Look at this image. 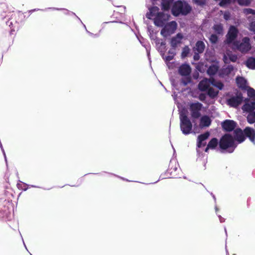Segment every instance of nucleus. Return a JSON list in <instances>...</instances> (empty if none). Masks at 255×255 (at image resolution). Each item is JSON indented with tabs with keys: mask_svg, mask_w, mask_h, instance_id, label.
I'll return each instance as SVG.
<instances>
[{
	"mask_svg": "<svg viewBox=\"0 0 255 255\" xmlns=\"http://www.w3.org/2000/svg\"><path fill=\"white\" fill-rule=\"evenodd\" d=\"M192 10V7L185 1L177 0L175 1L171 8L172 14L175 16L180 15H187Z\"/></svg>",
	"mask_w": 255,
	"mask_h": 255,
	"instance_id": "1",
	"label": "nucleus"
},
{
	"mask_svg": "<svg viewBox=\"0 0 255 255\" xmlns=\"http://www.w3.org/2000/svg\"><path fill=\"white\" fill-rule=\"evenodd\" d=\"M219 147L222 150H227L232 153L236 148L237 144L233 136L230 133H226L220 139Z\"/></svg>",
	"mask_w": 255,
	"mask_h": 255,
	"instance_id": "2",
	"label": "nucleus"
},
{
	"mask_svg": "<svg viewBox=\"0 0 255 255\" xmlns=\"http://www.w3.org/2000/svg\"><path fill=\"white\" fill-rule=\"evenodd\" d=\"M250 41V38L248 37H245L242 39L241 42L239 41H235L233 42V45L242 53H246L251 49Z\"/></svg>",
	"mask_w": 255,
	"mask_h": 255,
	"instance_id": "3",
	"label": "nucleus"
},
{
	"mask_svg": "<svg viewBox=\"0 0 255 255\" xmlns=\"http://www.w3.org/2000/svg\"><path fill=\"white\" fill-rule=\"evenodd\" d=\"M180 128L184 134H189L192 129V124L185 114H182L180 116Z\"/></svg>",
	"mask_w": 255,
	"mask_h": 255,
	"instance_id": "4",
	"label": "nucleus"
},
{
	"mask_svg": "<svg viewBox=\"0 0 255 255\" xmlns=\"http://www.w3.org/2000/svg\"><path fill=\"white\" fill-rule=\"evenodd\" d=\"M242 92L237 91L235 96L232 95L227 100V104L230 107L238 108L243 102Z\"/></svg>",
	"mask_w": 255,
	"mask_h": 255,
	"instance_id": "5",
	"label": "nucleus"
},
{
	"mask_svg": "<svg viewBox=\"0 0 255 255\" xmlns=\"http://www.w3.org/2000/svg\"><path fill=\"white\" fill-rule=\"evenodd\" d=\"M203 105L199 102L191 103L189 105V111L192 119H198L201 116Z\"/></svg>",
	"mask_w": 255,
	"mask_h": 255,
	"instance_id": "6",
	"label": "nucleus"
},
{
	"mask_svg": "<svg viewBox=\"0 0 255 255\" xmlns=\"http://www.w3.org/2000/svg\"><path fill=\"white\" fill-rule=\"evenodd\" d=\"M169 15L165 14L163 12L157 13L154 18V23L158 27H163L168 20Z\"/></svg>",
	"mask_w": 255,
	"mask_h": 255,
	"instance_id": "7",
	"label": "nucleus"
},
{
	"mask_svg": "<svg viewBox=\"0 0 255 255\" xmlns=\"http://www.w3.org/2000/svg\"><path fill=\"white\" fill-rule=\"evenodd\" d=\"M239 30L235 26L231 25L226 35V42L228 44L232 43L237 38Z\"/></svg>",
	"mask_w": 255,
	"mask_h": 255,
	"instance_id": "8",
	"label": "nucleus"
},
{
	"mask_svg": "<svg viewBox=\"0 0 255 255\" xmlns=\"http://www.w3.org/2000/svg\"><path fill=\"white\" fill-rule=\"evenodd\" d=\"M237 126V123L233 120H226L222 123L223 129L227 132L232 131L235 130Z\"/></svg>",
	"mask_w": 255,
	"mask_h": 255,
	"instance_id": "9",
	"label": "nucleus"
},
{
	"mask_svg": "<svg viewBox=\"0 0 255 255\" xmlns=\"http://www.w3.org/2000/svg\"><path fill=\"white\" fill-rule=\"evenodd\" d=\"M245 102V103L242 108L244 112L247 113L252 112L255 110V101H252L249 99H246Z\"/></svg>",
	"mask_w": 255,
	"mask_h": 255,
	"instance_id": "10",
	"label": "nucleus"
},
{
	"mask_svg": "<svg viewBox=\"0 0 255 255\" xmlns=\"http://www.w3.org/2000/svg\"><path fill=\"white\" fill-rule=\"evenodd\" d=\"M234 141L236 140L239 143H242L246 139L244 130L243 131L241 128H237L234 130Z\"/></svg>",
	"mask_w": 255,
	"mask_h": 255,
	"instance_id": "11",
	"label": "nucleus"
},
{
	"mask_svg": "<svg viewBox=\"0 0 255 255\" xmlns=\"http://www.w3.org/2000/svg\"><path fill=\"white\" fill-rule=\"evenodd\" d=\"M191 72V68L190 65L187 64H183L179 67L178 73L182 76H189Z\"/></svg>",
	"mask_w": 255,
	"mask_h": 255,
	"instance_id": "12",
	"label": "nucleus"
},
{
	"mask_svg": "<svg viewBox=\"0 0 255 255\" xmlns=\"http://www.w3.org/2000/svg\"><path fill=\"white\" fill-rule=\"evenodd\" d=\"M183 35L181 33H179L175 36L173 37L170 41V44L172 48L174 49L177 47V45L181 43Z\"/></svg>",
	"mask_w": 255,
	"mask_h": 255,
	"instance_id": "13",
	"label": "nucleus"
},
{
	"mask_svg": "<svg viewBox=\"0 0 255 255\" xmlns=\"http://www.w3.org/2000/svg\"><path fill=\"white\" fill-rule=\"evenodd\" d=\"M244 133L245 137L249 138L250 140L253 142L255 141V130L250 127H246L244 129Z\"/></svg>",
	"mask_w": 255,
	"mask_h": 255,
	"instance_id": "14",
	"label": "nucleus"
},
{
	"mask_svg": "<svg viewBox=\"0 0 255 255\" xmlns=\"http://www.w3.org/2000/svg\"><path fill=\"white\" fill-rule=\"evenodd\" d=\"M210 134L209 132H206L203 134H200L198 136V142L197 146L199 147L204 146L206 145V142L203 143V142L207 139L209 136Z\"/></svg>",
	"mask_w": 255,
	"mask_h": 255,
	"instance_id": "15",
	"label": "nucleus"
},
{
	"mask_svg": "<svg viewBox=\"0 0 255 255\" xmlns=\"http://www.w3.org/2000/svg\"><path fill=\"white\" fill-rule=\"evenodd\" d=\"M205 48V44L203 41L198 40L196 42L195 46L193 47V50L194 52H197L198 53H202Z\"/></svg>",
	"mask_w": 255,
	"mask_h": 255,
	"instance_id": "16",
	"label": "nucleus"
},
{
	"mask_svg": "<svg viewBox=\"0 0 255 255\" xmlns=\"http://www.w3.org/2000/svg\"><path fill=\"white\" fill-rule=\"evenodd\" d=\"M209 87L210 85L207 78H205L201 80L198 84V89L202 92L206 91Z\"/></svg>",
	"mask_w": 255,
	"mask_h": 255,
	"instance_id": "17",
	"label": "nucleus"
},
{
	"mask_svg": "<svg viewBox=\"0 0 255 255\" xmlns=\"http://www.w3.org/2000/svg\"><path fill=\"white\" fill-rule=\"evenodd\" d=\"M218 144L219 145V141L217 138H213L208 142L207 146L205 150V152H208L209 149H215L217 146Z\"/></svg>",
	"mask_w": 255,
	"mask_h": 255,
	"instance_id": "18",
	"label": "nucleus"
},
{
	"mask_svg": "<svg viewBox=\"0 0 255 255\" xmlns=\"http://www.w3.org/2000/svg\"><path fill=\"white\" fill-rule=\"evenodd\" d=\"M211 124V120L208 116H203L200 119V126L201 127H208Z\"/></svg>",
	"mask_w": 255,
	"mask_h": 255,
	"instance_id": "19",
	"label": "nucleus"
},
{
	"mask_svg": "<svg viewBox=\"0 0 255 255\" xmlns=\"http://www.w3.org/2000/svg\"><path fill=\"white\" fill-rule=\"evenodd\" d=\"M159 8L156 6H152L149 9V11L147 12L146 16L148 19H151L152 17L155 16L157 14V13L159 12L158 11Z\"/></svg>",
	"mask_w": 255,
	"mask_h": 255,
	"instance_id": "20",
	"label": "nucleus"
},
{
	"mask_svg": "<svg viewBox=\"0 0 255 255\" xmlns=\"http://www.w3.org/2000/svg\"><path fill=\"white\" fill-rule=\"evenodd\" d=\"M173 0H161V8L163 10H168Z\"/></svg>",
	"mask_w": 255,
	"mask_h": 255,
	"instance_id": "21",
	"label": "nucleus"
},
{
	"mask_svg": "<svg viewBox=\"0 0 255 255\" xmlns=\"http://www.w3.org/2000/svg\"><path fill=\"white\" fill-rule=\"evenodd\" d=\"M236 80L238 87L242 89L245 88L246 86V81L244 78L242 77H237Z\"/></svg>",
	"mask_w": 255,
	"mask_h": 255,
	"instance_id": "22",
	"label": "nucleus"
},
{
	"mask_svg": "<svg viewBox=\"0 0 255 255\" xmlns=\"http://www.w3.org/2000/svg\"><path fill=\"white\" fill-rule=\"evenodd\" d=\"M246 66L251 69H255V58L250 57L246 61Z\"/></svg>",
	"mask_w": 255,
	"mask_h": 255,
	"instance_id": "23",
	"label": "nucleus"
},
{
	"mask_svg": "<svg viewBox=\"0 0 255 255\" xmlns=\"http://www.w3.org/2000/svg\"><path fill=\"white\" fill-rule=\"evenodd\" d=\"M179 164L177 160H170L169 165H168V170L172 172L173 171H176L178 167Z\"/></svg>",
	"mask_w": 255,
	"mask_h": 255,
	"instance_id": "24",
	"label": "nucleus"
},
{
	"mask_svg": "<svg viewBox=\"0 0 255 255\" xmlns=\"http://www.w3.org/2000/svg\"><path fill=\"white\" fill-rule=\"evenodd\" d=\"M213 29L218 34H222L223 33V25L221 23L214 24Z\"/></svg>",
	"mask_w": 255,
	"mask_h": 255,
	"instance_id": "25",
	"label": "nucleus"
},
{
	"mask_svg": "<svg viewBox=\"0 0 255 255\" xmlns=\"http://www.w3.org/2000/svg\"><path fill=\"white\" fill-rule=\"evenodd\" d=\"M218 70V67L215 65H211L207 70V73L210 76H213Z\"/></svg>",
	"mask_w": 255,
	"mask_h": 255,
	"instance_id": "26",
	"label": "nucleus"
},
{
	"mask_svg": "<svg viewBox=\"0 0 255 255\" xmlns=\"http://www.w3.org/2000/svg\"><path fill=\"white\" fill-rule=\"evenodd\" d=\"M207 91L208 95L212 99H214L216 97L219 93V91H216L212 87H209Z\"/></svg>",
	"mask_w": 255,
	"mask_h": 255,
	"instance_id": "27",
	"label": "nucleus"
},
{
	"mask_svg": "<svg viewBox=\"0 0 255 255\" xmlns=\"http://www.w3.org/2000/svg\"><path fill=\"white\" fill-rule=\"evenodd\" d=\"M247 119V121L250 124H253L255 123V112H249Z\"/></svg>",
	"mask_w": 255,
	"mask_h": 255,
	"instance_id": "28",
	"label": "nucleus"
},
{
	"mask_svg": "<svg viewBox=\"0 0 255 255\" xmlns=\"http://www.w3.org/2000/svg\"><path fill=\"white\" fill-rule=\"evenodd\" d=\"M247 94L249 99L255 101V90L252 88H249L247 90Z\"/></svg>",
	"mask_w": 255,
	"mask_h": 255,
	"instance_id": "29",
	"label": "nucleus"
},
{
	"mask_svg": "<svg viewBox=\"0 0 255 255\" xmlns=\"http://www.w3.org/2000/svg\"><path fill=\"white\" fill-rule=\"evenodd\" d=\"M174 50L175 49H170L168 51V55L167 56L165 57L166 61H170L171 60L173 59L174 57V56L176 54V53H175Z\"/></svg>",
	"mask_w": 255,
	"mask_h": 255,
	"instance_id": "30",
	"label": "nucleus"
},
{
	"mask_svg": "<svg viewBox=\"0 0 255 255\" xmlns=\"http://www.w3.org/2000/svg\"><path fill=\"white\" fill-rule=\"evenodd\" d=\"M190 52V48L188 46H185L182 49V51L181 53V57L182 58H185L187 56L188 54Z\"/></svg>",
	"mask_w": 255,
	"mask_h": 255,
	"instance_id": "31",
	"label": "nucleus"
},
{
	"mask_svg": "<svg viewBox=\"0 0 255 255\" xmlns=\"http://www.w3.org/2000/svg\"><path fill=\"white\" fill-rule=\"evenodd\" d=\"M240 5L248 6L251 3L252 0H236Z\"/></svg>",
	"mask_w": 255,
	"mask_h": 255,
	"instance_id": "32",
	"label": "nucleus"
},
{
	"mask_svg": "<svg viewBox=\"0 0 255 255\" xmlns=\"http://www.w3.org/2000/svg\"><path fill=\"white\" fill-rule=\"evenodd\" d=\"M193 1L196 4L203 6L206 4V0H193Z\"/></svg>",
	"mask_w": 255,
	"mask_h": 255,
	"instance_id": "33",
	"label": "nucleus"
},
{
	"mask_svg": "<svg viewBox=\"0 0 255 255\" xmlns=\"http://www.w3.org/2000/svg\"><path fill=\"white\" fill-rule=\"evenodd\" d=\"M209 40L212 43L215 44L218 41V37L216 34H212L211 35Z\"/></svg>",
	"mask_w": 255,
	"mask_h": 255,
	"instance_id": "34",
	"label": "nucleus"
},
{
	"mask_svg": "<svg viewBox=\"0 0 255 255\" xmlns=\"http://www.w3.org/2000/svg\"><path fill=\"white\" fill-rule=\"evenodd\" d=\"M244 12L246 14H252L253 15L255 14V10L253 9L250 8H245L244 9Z\"/></svg>",
	"mask_w": 255,
	"mask_h": 255,
	"instance_id": "35",
	"label": "nucleus"
},
{
	"mask_svg": "<svg viewBox=\"0 0 255 255\" xmlns=\"http://www.w3.org/2000/svg\"><path fill=\"white\" fill-rule=\"evenodd\" d=\"M249 29L254 33L255 34V20L250 22Z\"/></svg>",
	"mask_w": 255,
	"mask_h": 255,
	"instance_id": "36",
	"label": "nucleus"
},
{
	"mask_svg": "<svg viewBox=\"0 0 255 255\" xmlns=\"http://www.w3.org/2000/svg\"><path fill=\"white\" fill-rule=\"evenodd\" d=\"M191 81V79L190 77H186L185 78H182L181 80V82L184 86H186L188 83H190Z\"/></svg>",
	"mask_w": 255,
	"mask_h": 255,
	"instance_id": "37",
	"label": "nucleus"
},
{
	"mask_svg": "<svg viewBox=\"0 0 255 255\" xmlns=\"http://www.w3.org/2000/svg\"><path fill=\"white\" fill-rule=\"evenodd\" d=\"M232 0H221L219 3V5L221 6H225L227 4H230Z\"/></svg>",
	"mask_w": 255,
	"mask_h": 255,
	"instance_id": "38",
	"label": "nucleus"
},
{
	"mask_svg": "<svg viewBox=\"0 0 255 255\" xmlns=\"http://www.w3.org/2000/svg\"><path fill=\"white\" fill-rule=\"evenodd\" d=\"M224 84L221 81H217L216 84L215 85V87L221 90L224 88Z\"/></svg>",
	"mask_w": 255,
	"mask_h": 255,
	"instance_id": "39",
	"label": "nucleus"
},
{
	"mask_svg": "<svg viewBox=\"0 0 255 255\" xmlns=\"http://www.w3.org/2000/svg\"><path fill=\"white\" fill-rule=\"evenodd\" d=\"M206 99V95L204 93H201L199 95V99L202 102H204L205 101Z\"/></svg>",
	"mask_w": 255,
	"mask_h": 255,
	"instance_id": "40",
	"label": "nucleus"
},
{
	"mask_svg": "<svg viewBox=\"0 0 255 255\" xmlns=\"http://www.w3.org/2000/svg\"><path fill=\"white\" fill-rule=\"evenodd\" d=\"M233 67L232 65H229L225 69L227 74L230 73L233 70Z\"/></svg>",
	"mask_w": 255,
	"mask_h": 255,
	"instance_id": "41",
	"label": "nucleus"
},
{
	"mask_svg": "<svg viewBox=\"0 0 255 255\" xmlns=\"http://www.w3.org/2000/svg\"><path fill=\"white\" fill-rule=\"evenodd\" d=\"M209 80V84H212L213 86H215L216 83H217V81L214 78H210L209 79H208Z\"/></svg>",
	"mask_w": 255,
	"mask_h": 255,
	"instance_id": "42",
	"label": "nucleus"
},
{
	"mask_svg": "<svg viewBox=\"0 0 255 255\" xmlns=\"http://www.w3.org/2000/svg\"><path fill=\"white\" fill-rule=\"evenodd\" d=\"M230 17V13L228 11H226L224 14V18L226 20H228Z\"/></svg>",
	"mask_w": 255,
	"mask_h": 255,
	"instance_id": "43",
	"label": "nucleus"
},
{
	"mask_svg": "<svg viewBox=\"0 0 255 255\" xmlns=\"http://www.w3.org/2000/svg\"><path fill=\"white\" fill-rule=\"evenodd\" d=\"M115 6L121 8V12L125 13L126 11V7L123 5H115Z\"/></svg>",
	"mask_w": 255,
	"mask_h": 255,
	"instance_id": "44",
	"label": "nucleus"
},
{
	"mask_svg": "<svg viewBox=\"0 0 255 255\" xmlns=\"http://www.w3.org/2000/svg\"><path fill=\"white\" fill-rule=\"evenodd\" d=\"M195 52V54L194 55V60H199V57H200L199 54L200 53H198L197 52Z\"/></svg>",
	"mask_w": 255,
	"mask_h": 255,
	"instance_id": "45",
	"label": "nucleus"
},
{
	"mask_svg": "<svg viewBox=\"0 0 255 255\" xmlns=\"http://www.w3.org/2000/svg\"><path fill=\"white\" fill-rule=\"evenodd\" d=\"M160 46L163 47V49H164L165 48V45H166V43L164 42V41H161L160 43Z\"/></svg>",
	"mask_w": 255,
	"mask_h": 255,
	"instance_id": "46",
	"label": "nucleus"
},
{
	"mask_svg": "<svg viewBox=\"0 0 255 255\" xmlns=\"http://www.w3.org/2000/svg\"><path fill=\"white\" fill-rule=\"evenodd\" d=\"M231 60L233 62H235L237 60V57L236 56H234L230 58Z\"/></svg>",
	"mask_w": 255,
	"mask_h": 255,
	"instance_id": "47",
	"label": "nucleus"
},
{
	"mask_svg": "<svg viewBox=\"0 0 255 255\" xmlns=\"http://www.w3.org/2000/svg\"><path fill=\"white\" fill-rule=\"evenodd\" d=\"M166 32V30H165V28H163L161 30V34L162 35H165V33Z\"/></svg>",
	"mask_w": 255,
	"mask_h": 255,
	"instance_id": "48",
	"label": "nucleus"
},
{
	"mask_svg": "<svg viewBox=\"0 0 255 255\" xmlns=\"http://www.w3.org/2000/svg\"><path fill=\"white\" fill-rule=\"evenodd\" d=\"M171 24H173L174 25H176V23L175 22V21H173L171 22Z\"/></svg>",
	"mask_w": 255,
	"mask_h": 255,
	"instance_id": "49",
	"label": "nucleus"
},
{
	"mask_svg": "<svg viewBox=\"0 0 255 255\" xmlns=\"http://www.w3.org/2000/svg\"><path fill=\"white\" fill-rule=\"evenodd\" d=\"M193 78L195 79H197L198 78V75L197 76L193 75Z\"/></svg>",
	"mask_w": 255,
	"mask_h": 255,
	"instance_id": "50",
	"label": "nucleus"
},
{
	"mask_svg": "<svg viewBox=\"0 0 255 255\" xmlns=\"http://www.w3.org/2000/svg\"><path fill=\"white\" fill-rule=\"evenodd\" d=\"M114 5L115 6V5H118V4H114Z\"/></svg>",
	"mask_w": 255,
	"mask_h": 255,
	"instance_id": "51",
	"label": "nucleus"
},
{
	"mask_svg": "<svg viewBox=\"0 0 255 255\" xmlns=\"http://www.w3.org/2000/svg\"><path fill=\"white\" fill-rule=\"evenodd\" d=\"M4 158H5V159H6V156H5V155L4 153Z\"/></svg>",
	"mask_w": 255,
	"mask_h": 255,
	"instance_id": "52",
	"label": "nucleus"
}]
</instances>
